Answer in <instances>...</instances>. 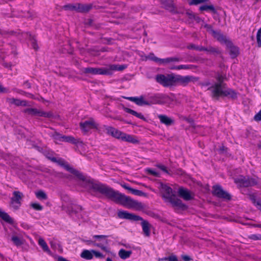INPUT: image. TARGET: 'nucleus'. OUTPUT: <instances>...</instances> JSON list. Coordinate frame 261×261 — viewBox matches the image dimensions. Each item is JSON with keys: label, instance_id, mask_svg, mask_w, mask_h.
<instances>
[{"label": "nucleus", "instance_id": "obj_57", "mask_svg": "<svg viewBox=\"0 0 261 261\" xmlns=\"http://www.w3.org/2000/svg\"><path fill=\"white\" fill-rule=\"evenodd\" d=\"M181 258L185 261H191V260H192V259L189 256L187 255H181Z\"/></svg>", "mask_w": 261, "mask_h": 261}, {"label": "nucleus", "instance_id": "obj_50", "mask_svg": "<svg viewBox=\"0 0 261 261\" xmlns=\"http://www.w3.org/2000/svg\"><path fill=\"white\" fill-rule=\"evenodd\" d=\"M31 206L36 211H41L43 210V206L38 203H32Z\"/></svg>", "mask_w": 261, "mask_h": 261}, {"label": "nucleus", "instance_id": "obj_22", "mask_svg": "<svg viewBox=\"0 0 261 261\" xmlns=\"http://www.w3.org/2000/svg\"><path fill=\"white\" fill-rule=\"evenodd\" d=\"M92 8V4H77V12L79 13H87Z\"/></svg>", "mask_w": 261, "mask_h": 261}, {"label": "nucleus", "instance_id": "obj_4", "mask_svg": "<svg viewBox=\"0 0 261 261\" xmlns=\"http://www.w3.org/2000/svg\"><path fill=\"white\" fill-rule=\"evenodd\" d=\"M159 188L165 202L170 203L173 207L181 210L187 208L186 205L176 197L175 192L171 187L162 182H160L159 183Z\"/></svg>", "mask_w": 261, "mask_h": 261}, {"label": "nucleus", "instance_id": "obj_58", "mask_svg": "<svg viewBox=\"0 0 261 261\" xmlns=\"http://www.w3.org/2000/svg\"><path fill=\"white\" fill-rule=\"evenodd\" d=\"M93 238L96 239L100 240L102 239H106V236L104 235H95Z\"/></svg>", "mask_w": 261, "mask_h": 261}, {"label": "nucleus", "instance_id": "obj_20", "mask_svg": "<svg viewBox=\"0 0 261 261\" xmlns=\"http://www.w3.org/2000/svg\"><path fill=\"white\" fill-rule=\"evenodd\" d=\"M9 103L15 105L16 106L27 107L30 106L28 101L25 100H20L19 99L10 98L7 99Z\"/></svg>", "mask_w": 261, "mask_h": 261}, {"label": "nucleus", "instance_id": "obj_17", "mask_svg": "<svg viewBox=\"0 0 261 261\" xmlns=\"http://www.w3.org/2000/svg\"><path fill=\"white\" fill-rule=\"evenodd\" d=\"M125 99H128L131 101L135 102L137 105L139 106H142L144 105H149L148 101L144 99V97L143 95H141L139 97H124Z\"/></svg>", "mask_w": 261, "mask_h": 261}, {"label": "nucleus", "instance_id": "obj_60", "mask_svg": "<svg viewBox=\"0 0 261 261\" xmlns=\"http://www.w3.org/2000/svg\"><path fill=\"white\" fill-rule=\"evenodd\" d=\"M6 92H7V90L2 85H0V93Z\"/></svg>", "mask_w": 261, "mask_h": 261}, {"label": "nucleus", "instance_id": "obj_62", "mask_svg": "<svg viewBox=\"0 0 261 261\" xmlns=\"http://www.w3.org/2000/svg\"><path fill=\"white\" fill-rule=\"evenodd\" d=\"M227 149V148H226L225 146H221L219 149V151L220 153H223L224 151H225Z\"/></svg>", "mask_w": 261, "mask_h": 261}, {"label": "nucleus", "instance_id": "obj_48", "mask_svg": "<svg viewBox=\"0 0 261 261\" xmlns=\"http://www.w3.org/2000/svg\"><path fill=\"white\" fill-rule=\"evenodd\" d=\"M155 167H156L159 169H160L162 172L166 173V174H169V171L167 168V167L161 164H156Z\"/></svg>", "mask_w": 261, "mask_h": 261}, {"label": "nucleus", "instance_id": "obj_40", "mask_svg": "<svg viewBox=\"0 0 261 261\" xmlns=\"http://www.w3.org/2000/svg\"><path fill=\"white\" fill-rule=\"evenodd\" d=\"M36 197L40 200H46L47 199V196L46 193L43 191L40 190L35 193Z\"/></svg>", "mask_w": 261, "mask_h": 261}, {"label": "nucleus", "instance_id": "obj_64", "mask_svg": "<svg viewBox=\"0 0 261 261\" xmlns=\"http://www.w3.org/2000/svg\"><path fill=\"white\" fill-rule=\"evenodd\" d=\"M189 17L190 18H192L193 16H194V15L193 14H191V13H189Z\"/></svg>", "mask_w": 261, "mask_h": 261}, {"label": "nucleus", "instance_id": "obj_11", "mask_svg": "<svg viewBox=\"0 0 261 261\" xmlns=\"http://www.w3.org/2000/svg\"><path fill=\"white\" fill-rule=\"evenodd\" d=\"M83 71L84 73L91 75H109L111 73V71L109 69L104 68L87 67L84 68Z\"/></svg>", "mask_w": 261, "mask_h": 261}, {"label": "nucleus", "instance_id": "obj_56", "mask_svg": "<svg viewBox=\"0 0 261 261\" xmlns=\"http://www.w3.org/2000/svg\"><path fill=\"white\" fill-rule=\"evenodd\" d=\"M254 119L257 121L261 120V110L254 116Z\"/></svg>", "mask_w": 261, "mask_h": 261}, {"label": "nucleus", "instance_id": "obj_14", "mask_svg": "<svg viewBox=\"0 0 261 261\" xmlns=\"http://www.w3.org/2000/svg\"><path fill=\"white\" fill-rule=\"evenodd\" d=\"M205 27L211 29V33L212 36L220 43L226 44L229 41L225 36L221 33V31L213 30L210 25H206Z\"/></svg>", "mask_w": 261, "mask_h": 261}, {"label": "nucleus", "instance_id": "obj_32", "mask_svg": "<svg viewBox=\"0 0 261 261\" xmlns=\"http://www.w3.org/2000/svg\"><path fill=\"white\" fill-rule=\"evenodd\" d=\"M0 217L5 222L13 224V219L6 212L3 211L0 208Z\"/></svg>", "mask_w": 261, "mask_h": 261}, {"label": "nucleus", "instance_id": "obj_36", "mask_svg": "<svg viewBox=\"0 0 261 261\" xmlns=\"http://www.w3.org/2000/svg\"><path fill=\"white\" fill-rule=\"evenodd\" d=\"M145 172L147 174L151 175L155 177H160L161 173L155 169L151 168L145 169Z\"/></svg>", "mask_w": 261, "mask_h": 261}, {"label": "nucleus", "instance_id": "obj_16", "mask_svg": "<svg viewBox=\"0 0 261 261\" xmlns=\"http://www.w3.org/2000/svg\"><path fill=\"white\" fill-rule=\"evenodd\" d=\"M103 127L107 130V134L111 135L115 138L121 139L122 134L123 133V132L119 130L118 129L112 126L104 125Z\"/></svg>", "mask_w": 261, "mask_h": 261}, {"label": "nucleus", "instance_id": "obj_21", "mask_svg": "<svg viewBox=\"0 0 261 261\" xmlns=\"http://www.w3.org/2000/svg\"><path fill=\"white\" fill-rule=\"evenodd\" d=\"M158 117L161 123L167 126H170L174 124V120L165 115L160 114L158 115Z\"/></svg>", "mask_w": 261, "mask_h": 261}, {"label": "nucleus", "instance_id": "obj_42", "mask_svg": "<svg viewBox=\"0 0 261 261\" xmlns=\"http://www.w3.org/2000/svg\"><path fill=\"white\" fill-rule=\"evenodd\" d=\"M63 8L65 10L75 11L77 12V4L75 5H64Z\"/></svg>", "mask_w": 261, "mask_h": 261}, {"label": "nucleus", "instance_id": "obj_26", "mask_svg": "<svg viewBox=\"0 0 261 261\" xmlns=\"http://www.w3.org/2000/svg\"><path fill=\"white\" fill-rule=\"evenodd\" d=\"M80 256L85 259L91 260L93 258V250L84 249L81 252Z\"/></svg>", "mask_w": 261, "mask_h": 261}, {"label": "nucleus", "instance_id": "obj_53", "mask_svg": "<svg viewBox=\"0 0 261 261\" xmlns=\"http://www.w3.org/2000/svg\"><path fill=\"white\" fill-rule=\"evenodd\" d=\"M248 238L254 241L261 240V234H252L249 236Z\"/></svg>", "mask_w": 261, "mask_h": 261}, {"label": "nucleus", "instance_id": "obj_15", "mask_svg": "<svg viewBox=\"0 0 261 261\" xmlns=\"http://www.w3.org/2000/svg\"><path fill=\"white\" fill-rule=\"evenodd\" d=\"M22 196V193L19 191L13 192V196L11 199V205L15 210L18 209L20 206Z\"/></svg>", "mask_w": 261, "mask_h": 261}, {"label": "nucleus", "instance_id": "obj_2", "mask_svg": "<svg viewBox=\"0 0 261 261\" xmlns=\"http://www.w3.org/2000/svg\"><path fill=\"white\" fill-rule=\"evenodd\" d=\"M217 83L208 88L211 91V96L217 100L220 96H229L232 99H236L238 97L237 92L230 88L226 89V84L224 83L226 79V76L222 74H218L216 77Z\"/></svg>", "mask_w": 261, "mask_h": 261}, {"label": "nucleus", "instance_id": "obj_19", "mask_svg": "<svg viewBox=\"0 0 261 261\" xmlns=\"http://www.w3.org/2000/svg\"><path fill=\"white\" fill-rule=\"evenodd\" d=\"M178 194L179 197L187 201L190 200L193 198L190 191L182 187L179 188Z\"/></svg>", "mask_w": 261, "mask_h": 261}, {"label": "nucleus", "instance_id": "obj_1", "mask_svg": "<svg viewBox=\"0 0 261 261\" xmlns=\"http://www.w3.org/2000/svg\"><path fill=\"white\" fill-rule=\"evenodd\" d=\"M78 184L82 188V190L87 191L94 194L99 193L109 198L112 199L128 208L141 210L144 208L142 203L133 200L129 197L126 196L112 188L96 180H77Z\"/></svg>", "mask_w": 261, "mask_h": 261}, {"label": "nucleus", "instance_id": "obj_6", "mask_svg": "<svg viewBox=\"0 0 261 261\" xmlns=\"http://www.w3.org/2000/svg\"><path fill=\"white\" fill-rule=\"evenodd\" d=\"M118 216L121 219H126L136 221L142 220L141 225L144 234L147 237H149L150 236V225L148 221L143 220L141 217L128 213L126 211H119L118 213Z\"/></svg>", "mask_w": 261, "mask_h": 261}, {"label": "nucleus", "instance_id": "obj_39", "mask_svg": "<svg viewBox=\"0 0 261 261\" xmlns=\"http://www.w3.org/2000/svg\"><path fill=\"white\" fill-rule=\"evenodd\" d=\"M205 49L206 50H204V51H206L210 54L214 55H218L220 54L219 49L217 47L208 46L207 47H205Z\"/></svg>", "mask_w": 261, "mask_h": 261}, {"label": "nucleus", "instance_id": "obj_38", "mask_svg": "<svg viewBox=\"0 0 261 261\" xmlns=\"http://www.w3.org/2000/svg\"><path fill=\"white\" fill-rule=\"evenodd\" d=\"M11 240L16 246H20L23 243V239L16 236H13Z\"/></svg>", "mask_w": 261, "mask_h": 261}, {"label": "nucleus", "instance_id": "obj_46", "mask_svg": "<svg viewBox=\"0 0 261 261\" xmlns=\"http://www.w3.org/2000/svg\"><path fill=\"white\" fill-rule=\"evenodd\" d=\"M251 200L254 205L259 210L261 211V201L260 200H256L255 197L252 196L251 197Z\"/></svg>", "mask_w": 261, "mask_h": 261}, {"label": "nucleus", "instance_id": "obj_63", "mask_svg": "<svg viewBox=\"0 0 261 261\" xmlns=\"http://www.w3.org/2000/svg\"><path fill=\"white\" fill-rule=\"evenodd\" d=\"M95 246H97V247H100L102 250H107V248L106 247H105V246H100L99 244H94Z\"/></svg>", "mask_w": 261, "mask_h": 261}, {"label": "nucleus", "instance_id": "obj_28", "mask_svg": "<svg viewBox=\"0 0 261 261\" xmlns=\"http://www.w3.org/2000/svg\"><path fill=\"white\" fill-rule=\"evenodd\" d=\"M199 9L201 11H210L213 14L217 13L216 9L215 8V7L213 5H202L199 7Z\"/></svg>", "mask_w": 261, "mask_h": 261}, {"label": "nucleus", "instance_id": "obj_45", "mask_svg": "<svg viewBox=\"0 0 261 261\" xmlns=\"http://www.w3.org/2000/svg\"><path fill=\"white\" fill-rule=\"evenodd\" d=\"M251 200L254 205L259 210L261 211V201L260 200H256L255 197L252 196L251 197Z\"/></svg>", "mask_w": 261, "mask_h": 261}, {"label": "nucleus", "instance_id": "obj_59", "mask_svg": "<svg viewBox=\"0 0 261 261\" xmlns=\"http://www.w3.org/2000/svg\"><path fill=\"white\" fill-rule=\"evenodd\" d=\"M168 261H178L175 255H171L169 256Z\"/></svg>", "mask_w": 261, "mask_h": 261}, {"label": "nucleus", "instance_id": "obj_44", "mask_svg": "<svg viewBox=\"0 0 261 261\" xmlns=\"http://www.w3.org/2000/svg\"><path fill=\"white\" fill-rule=\"evenodd\" d=\"M251 200L254 205L259 210L261 211V201L260 200H256L255 197L252 196L251 197Z\"/></svg>", "mask_w": 261, "mask_h": 261}, {"label": "nucleus", "instance_id": "obj_10", "mask_svg": "<svg viewBox=\"0 0 261 261\" xmlns=\"http://www.w3.org/2000/svg\"><path fill=\"white\" fill-rule=\"evenodd\" d=\"M80 127L82 131L86 134L92 129H97L98 124L96 123L93 118H90L89 120L84 122H81L79 124Z\"/></svg>", "mask_w": 261, "mask_h": 261}, {"label": "nucleus", "instance_id": "obj_29", "mask_svg": "<svg viewBox=\"0 0 261 261\" xmlns=\"http://www.w3.org/2000/svg\"><path fill=\"white\" fill-rule=\"evenodd\" d=\"M123 109L125 112L130 114L137 117V118H139L142 120L145 119V118L141 113H138L136 111H135L132 109H130L129 108H126L125 107H123Z\"/></svg>", "mask_w": 261, "mask_h": 261}, {"label": "nucleus", "instance_id": "obj_33", "mask_svg": "<svg viewBox=\"0 0 261 261\" xmlns=\"http://www.w3.org/2000/svg\"><path fill=\"white\" fill-rule=\"evenodd\" d=\"M132 254V251H126L123 249H121L118 252L119 256L122 259H125L129 258Z\"/></svg>", "mask_w": 261, "mask_h": 261}, {"label": "nucleus", "instance_id": "obj_35", "mask_svg": "<svg viewBox=\"0 0 261 261\" xmlns=\"http://www.w3.org/2000/svg\"><path fill=\"white\" fill-rule=\"evenodd\" d=\"M163 65L169 63L170 62H178L182 61V58H179V57H170V58H167L165 59H163Z\"/></svg>", "mask_w": 261, "mask_h": 261}, {"label": "nucleus", "instance_id": "obj_41", "mask_svg": "<svg viewBox=\"0 0 261 261\" xmlns=\"http://www.w3.org/2000/svg\"><path fill=\"white\" fill-rule=\"evenodd\" d=\"M194 66L193 65H180L171 68L172 69L181 70V69H191Z\"/></svg>", "mask_w": 261, "mask_h": 261}, {"label": "nucleus", "instance_id": "obj_51", "mask_svg": "<svg viewBox=\"0 0 261 261\" xmlns=\"http://www.w3.org/2000/svg\"><path fill=\"white\" fill-rule=\"evenodd\" d=\"M53 138L56 140H58L60 141H63L64 136L61 135L59 133L57 132H55V133L52 135Z\"/></svg>", "mask_w": 261, "mask_h": 261}, {"label": "nucleus", "instance_id": "obj_34", "mask_svg": "<svg viewBox=\"0 0 261 261\" xmlns=\"http://www.w3.org/2000/svg\"><path fill=\"white\" fill-rule=\"evenodd\" d=\"M235 183L239 188L247 187L253 185L251 180H235Z\"/></svg>", "mask_w": 261, "mask_h": 261}, {"label": "nucleus", "instance_id": "obj_12", "mask_svg": "<svg viewBox=\"0 0 261 261\" xmlns=\"http://www.w3.org/2000/svg\"><path fill=\"white\" fill-rule=\"evenodd\" d=\"M213 194L218 198H222L226 200L231 199V195L219 185H215L213 187Z\"/></svg>", "mask_w": 261, "mask_h": 261}, {"label": "nucleus", "instance_id": "obj_61", "mask_svg": "<svg viewBox=\"0 0 261 261\" xmlns=\"http://www.w3.org/2000/svg\"><path fill=\"white\" fill-rule=\"evenodd\" d=\"M23 85L28 88H31V85L28 81H25L23 83Z\"/></svg>", "mask_w": 261, "mask_h": 261}, {"label": "nucleus", "instance_id": "obj_9", "mask_svg": "<svg viewBox=\"0 0 261 261\" xmlns=\"http://www.w3.org/2000/svg\"><path fill=\"white\" fill-rule=\"evenodd\" d=\"M23 112L31 116H38L48 118L54 117L51 112H46L35 108H27L24 109Z\"/></svg>", "mask_w": 261, "mask_h": 261}, {"label": "nucleus", "instance_id": "obj_49", "mask_svg": "<svg viewBox=\"0 0 261 261\" xmlns=\"http://www.w3.org/2000/svg\"><path fill=\"white\" fill-rule=\"evenodd\" d=\"M256 41H257V46L258 47H261V27L257 31V32Z\"/></svg>", "mask_w": 261, "mask_h": 261}, {"label": "nucleus", "instance_id": "obj_7", "mask_svg": "<svg viewBox=\"0 0 261 261\" xmlns=\"http://www.w3.org/2000/svg\"><path fill=\"white\" fill-rule=\"evenodd\" d=\"M156 81L164 87L175 86V74H170L166 75L158 74L155 76Z\"/></svg>", "mask_w": 261, "mask_h": 261}, {"label": "nucleus", "instance_id": "obj_43", "mask_svg": "<svg viewBox=\"0 0 261 261\" xmlns=\"http://www.w3.org/2000/svg\"><path fill=\"white\" fill-rule=\"evenodd\" d=\"M188 48L190 49H195L196 50H198V51H204V50H206L205 49V47H203L202 46L195 45L193 44L189 45L188 46Z\"/></svg>", "mask_w": 261, "mask_h": 261}, {"label": "nucleus", "instance_id": "obj_55", "mask_svg": "<svg viewBox=\"0 0 261 261\" xmlns=\"http://www.w3.org/2000/svg\"><path fill=\"white\" fill-rule=\"evenodd\" d=\"M125 68V66H124V65L120 66L118 68H117L116 66L115 65H111L110 66V69L109 70H110V71L111 70H117V69L118 70H122Z\"/></svg>", "mask_w": 261, "mask_h": 261}, {"label": "nucleus", "instance_id": "obj_37", "mask_svg": "<svg viewBox=\"0 0 261 261\" xmlns=\"http://www.w3.org/2000/svg\"><path fill=\"white\" fill-rule=\"evenodd\" d=\"M38 244L42 247V249L44 251L48 253H50V250L44 239H43L42 238H39L38 240Z\"/></svg>", "mask_w": 261, "mask_h": 261}, {"label": "nucleus", "instance_id": "obj_23", "mask_svg": "<svg viewBox=\"0 0 261 261\" xmlns=\"http://www.w3.org/2000/svg\"><path fill=\"white\" fill-rule=\"evenodd\" d=\"M149 100H147L148 102L149 103V106L154 104H160L162 102V97L159 94H154L149 97Z\"/></svg>", "mask_w": 261, "mask_h": 261}, {"label": "nucleus", "instance_id": "obj_27", "mask_svg": "<svg viewBox=\"0 0 261 261\" xmlns=\"http://www.w3.org/2000/svg\"><path fill=\"white\" fill-rule=\"evenodd\" d=\"M145 59L152 61L159 65H163V59L156 57L154 54L152 53H149L147 56H146Z\"/></svg>", "mask_w": 261, "mask_h": 261}, {"label": "nucleus", "instance_id": "obj_54", "mask_svg": "<svg viewBox=\"0 0 261 261\" xmlns=\"http://www.w3.org/2000/svg\"><path fill=\"white\" fill-rule=\"evenodd\" d=\"M93 256L94 255L96 258H103L105 256L100 252L93 250Z\"/></svg>", "mask_w": 261, "mask_h": 261}, {"label": "nucleus", "instance_id": "obj_47", "mask_svg": "<svg viewBox=\"0 0 261 261\" xmlns=\"http://www.w3.org/2000/svg\"><path fill=\"white\" fill-rule=\"evenodd\" d=\"M207 0H188L189 5L190 6L197 5L199 4L205 3Z\"/></svg>", "mask_w": 261, "mask_h": 261}, {"label": "nucleus", "instance_id": "obj_8", "mask_svg": "<svg viewBox=\"0 0 261 261\" xmlns=\"http://www.w3.org/2000/svg\"><path fill=\"white\" fill-rule=\"evenodd\" d=\"M62 207L63 209L65 210L70 216H75L77 218H80L81 216L80 213L82 211V208L80 205L70 202L67 204H63Z\"/></svg>", "mask_w": 261, "mask_h": 261}, {"label": "nucleus", "instance_id": "obj_13", "mask_svg": "<svg viewBox=\"0 0 261 261\" xmlns=\"http://www.w3.org/2000/svg\"><path fill=\"white\" fill-rule=\"evenodd\" d=\"M197 80L196 77L190 75H175V85H178L185 87L191 81Z\"/></svg>", "mask_w": 261, "mask_h": 261}, {"label": "nucleus", "instance_id": "obj_25", "mask_svg": "<svg viewBox=\"0 0 261 261\" xmlns=\"http://www.w3.org/2000/svg\"><path fill=\"white\" fill-rule=\"evenodd\" d=\"M174 0H161L162 4L167 10L172 12L174 10Z\"/></svg>", "mask_w": 261, "mask_h": 261}, {"label": "nucleus", "instance_id": "obj_31", "mask_svg": "<svg viewBox=\"0 0 261 261\" xmlns=\"http://www.w3.org/2000/svg\"><path fill=\"white\" fill-rule=\"evenodd\" d=\"M120 184L123 188H124L126 190H127L129 193L133 194L134 195H140L142 193V192L140 190L132 188L126 184L120 183Z\"/></svg>", "mask_w": 261, "mask_h": 261}, {"label": "nucleus", "instance_id": "obj_3", "mask_svg": "<svg viewBox=\"0 0 261 261\" xmlns=\"http://www.w3.org/2000/svg\"><path fill=\"white\" fill-rule=\"evenodd\" d=\"M159 188L165 202L170 203L173 207L181 210L187 208L186 205L176 197L175 192L171 187L162 182H160L159 183Z\"/></svg>", "mask_w": 261, "mask_h": 261}, {"label": "nucleus", "instance_id": "obj_52", "mask_svg": "<svg viewBox=\"0 0 261 261\" xmlns=\"http://www.w3.org/2000/svg\"><path fill=\"white\" fill-rule=\"evenodd\" d=\"M30 40L31 41V45L35 50H37L39 48L36 39L33 36H30Z\"/></svg>", "mask_w": 261, "mask_h": 261}, {"label": "nucleus", "instance_id": "obj_5", "mask_svg": "<svg viewBox=\"0 0 261 261\" xmlns=\"http://www.w3.org/2000/svg\"><path fill=\"white\" fill-rule=\"evenodd\" d=\"M44 155L46 158L52 162L56 163L58 165L63 168L65 170L75 175L78 179H88V176L83 174L82 172L76 170L71 166L67 162L61 158H56L54 156L53 152L45 151Z\"/></svg>", "mask_w": 261, "mask_h": 261}, {"label": "nucleus", "instance_id": "obj_24", "mask_svg": "<svg viewBox=\"0 0 261 261\" xmlns=\"http://www.w3.org/2000/svg\"><path fill=\"white\" fill-rule=\"evenodd\" d=\"M121 140L133 144H137L139 143V141L134 136L126 134L124 133H123Z\"/></svg>", "mask_w": 261, "mask_h": 261}, {"label": "nucleus", "instance_id": "obj_18", "mask_svg": "<svg viewBox=\"0 0 261 261\" xmlns=\"http://www.w3.org/2000/svg\"><path fill=\"white\" fill-rule=\"evenodd\" d=\"M227 48L229 50V54L231 58H236L239 54V48L238 47L234 46L231 41H229L226 44Z\"/></svg>", "mask_w": 261, "mask_h": 261}, {"label": "nucleus", "instance_id": "obj_30", "mask_svg": "<svg viewBox=\"0 0 261 261\" xmlns=\"http://www.w3.org/2000/svg\"><path fill=\"white\" fill-rule=\"evenodd\" d=\"M64 142L71 143L73 144H82L83 142L80 139H76L73 137L68 136H64L63 141Z\"/></svg>", "mask_w": 261, "mask_h": 261}]
</instances>
